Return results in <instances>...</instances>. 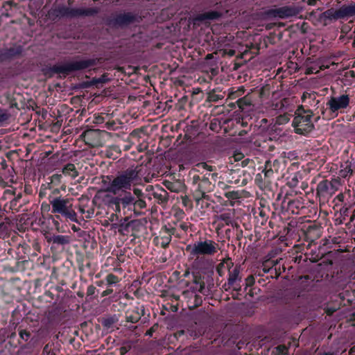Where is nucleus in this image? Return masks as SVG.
<instances>
[{
  "label": "nucleus",
  "mask_w": 355,
  "mask_h": 355,
  "mask_svg": "<svg viewBox=\"0 0 355 355\" xmlns=\"http://www.w3.org/2000/svg\"><path fill=\"white\" fill-rule=\"evenodd\" d=\"M139 180L137 168H128L119 173L110 182L106 191L114 195L130 190L132 184Z\"/></svg>",
  "instance_id": "f257e3e1"
},
{
  "label": "nucleus",
  "mask_w": 355,
  "mask_h": 355,
  "mask_svg": "<svg viewBox=\"0 0 355 355\" xmlns=\"http://www.w3.org/2000/svg\"><path fill=\"white\" fill-rule=\"evenodd\" d=\"M101 61L102 58L75 60L62 64H55L50 68V71L52 73L62 74L65 76L76 71L92 68L98 63H101Z\"/></svg>",
  "instance_id": "f03ea898"
},
{
  "label": "nucleus",
  "mask_w": 355,
  "mask_h": 355,
  "mask_svg": "<svg viewBox=\"0 0 355 355\" xmlns=\"http://www.w3.org/2000/svg\"><path fill=\"white\" fill-rule=\"evenodd\" d=\"M311 113L310 110L305 111L300 107L295 112L293 125L295 127L296 133L306 134L311 132L313 128V124L311 121Z\"/></svg>",
  "instance_id": "7ed1b4c3"
},
{
  "label": "nucleus",
  "mask_w": 355,
  "mask_h": 355,
  "mask_svg": "<svg viewBox=\"0 0 355 355\" xmlns=\"http://www.w3.org/2000/svg\"><path fill=\"white\" fill-rule=\"evenodd\" d=\"M217 246L215 242L208 240L205 241H198L194 243L192 245L187 247V251L191 255L199 257L200 255H212L217 251Z\"/></svg>",
  "instance_id": "20e7f679"
},
{
  "label": "nucleus",
  "mask_w": 355,
  "mask_h": 355,
  "mask_svg": "<svg viewBox=\"0 0 355 355\" xmlns=\"http://www.w3.org/2000/svg\"><path fill=\"white\" fill-rule=\"evenodd\" d=\"M141 17L132 12H123L115 15L107 20V24L112 28H124L139 22Z\"/></svg>",
  "instance_id": "39448f33"
},
{
  "label": "nucleus",
  "mask_w": 355,
  "mask_h": 355,
  "mask_svg": "<svg viewBox=\"0 0 355 355\" xmlns=\"http://www.w3.org/2000/svg\"><path fill=\"white\" fill-rule=\"evenodd\" d=\"M353 15H355V3L348 6L343 5L337 10L334 8L328 9L320 15V18L321 19L338 20Z\"/></svg>",
  "instance_id": "423d86ee"
},
{
  "label": "nucleus",
  "mask_w": 355,
  "mask_h": 355,
  "mask_svg": "<svg viewBox=\"0 0 355 355\" xmlns=\"http://www.w3.org/2000/svg\"><path fill=\"white\" fill-rule=\"evenodd\" d=\"M301 8L296 6H286L281 8L271 9L266 12L268 15L272 17H279V18H288L293 17L299 14L301 11Z\"/></svg>",
  "instance_id": "0eeeda50"
},
{
  "label": "nucleus",
  "mask_w": 355,
  "mask_h": 355,
  "mask_svg": "<svg viewBox=\"0 0 355 355\" xmlns=\"http://www.w3.org/2000/svg\"><path fill=\"white\" fill-rule=\"evenodd\" d=\"M50 203L52 206V212L55 214H60L62 215L70 207H72V204L71 203L69 198L58 197L53 198Z\"/></svg>",
  "instance_id": "6e6552de"
},
{
  "label": "nucleus",
  "mask_w": 355,
  "mask_h": 355,
  "mask_svg": "<svg viewBox=\"0 0 355 355\" xmlns=\"http://www.w3.org/2000/svg\"><path fill=\"white\" fill-rule=\"evenodd\" d=\"M349 103V96L347 95H342L338 97H331L328 101L327 105L329 106V109L334 112L340 109L346 108Z\"/></svg>",
  "instance_id": "1a4fd4ad"
},
{
  "label": "nucleus",
  "mask_w": 355,
  "mask_h": 355,
  "mask_svg": "<svg viewBox=\"0 0 355 355\" xmlns=\"http://www.w3.org/2000/svg\"><path fill=\"white\" fill-rule=\"evenodd\" d=\"M171 239V232L169 230L164 228L155 236V243L157 246L160 245L162 248H166L169 244Z\"/></svg>",
  "instance_id": "9d476101"
},
{
  "label": "nucleus",
  "mask_w": 355,
  "mask_h": 355,
  "mask_svg": "<svg viewBox=\"0 0 355 355\" xmlns=\"http://www.w3.org/2000/svg\"><path fill=\"white\" fill-rule=\"evenodd\" d=\"M70 8L65 6H58L49 12V16L55 19L56 18H69Z\"/></svg>",
  "instance_id": "9b49d317"
},
{
  "label": "nucleus",
  "mask_w": 355,
  "mask_h": 355,
  "mask_svg": "<svg viewBox=\"0 0 355 355\" xmlns=\"http://www.w3.org/2000/svg\"><path fill=\"white\" fill-rule=\"evenodd\" d=\"M1 51L3 59L5 60L12 59L19 55L22 52V49L20 46H14L9 49H3Z\"/></svg>",
  "instance_id": "f8f14e48"
},
{
  "label": "nucleus",
  "mask_w": 355,
  "mask_h": 355,
  "mask_svg": "<svg viewBox=\"0 0 355 355\" xmlns=\"http://www.w3.org/2000/svg\"><path fill=\"white\" fill-rule=\"evenodd\" d=\"M221 17V13L217 11H209L198 15L196 18L195 21H205V20H214Z\"/></svg>",
  "instance_id": "ddd939ff"
},
{
  "label": "nucleus",
  "mask_w": 355,
  "mask_h": 355,
  "mask_svg": "<svg viewBox=\"0 0 355 355\" xmlns=\"http://www.w3.org/2000/svg\"><path fill=\"white\" fill-rule=\"evenodd\" d=\"M135 198L132 197L130 193H127L122 198H115L114 203L117 208L121 205L123 207L134 202Z\"/></svg>",
  "instance_id": "4468645a"
},
{
  "label": "nucleus",
  "mask_w": 355,
  "mask_h": 355,
  "mask_svg": "<svg viewBox=\"0 0 355 355\" xmlns=\"http://www.w3.org/2000/svg\"><path fill=\"white\" fill-rule=\"evenodd\" d=\"M233 265L234 263L230 259H224L222 263L218 265L216 271L220 276H223L224 274V269L227 268L228 270H230V268Z\"/></svg>",
  "instance_id": "2eb2a0df"
},
{
  "label": "nucleus",
  "mask_w": 355,
  "mask_h": 355,
  "mask_svg": "<svg viewBox=\"0 0 355 355\" xmlns=\"http://www.w3.org/2000/svg\"><path fill=\"white\" fill-rule=\"evenodd\" d=\"M62 173L64 175H69L71 178H76L78 173L73 164H67L62 169Z\"/></svg>",
  "instance_id": "dca6fc26"
},
{
  "label": "nucleus",
  "mask_w": 355,
  "mask_h": 355,
  "mask_svg": "<svg viewBox=\"0 0 355 355\" xmlns=\"http://www.w3.org/2000/svg\"><path fill=\"white\" fill-rule=\"evenodd\" d=\"M239 272V268L237 266H236L232 271H230V275L227 282L229 286H232L237 279H240Z\"/></svg>",
  "instance_id": "f3484780"
},
{
  "label": "nucleus",
  "mask_w": 355,
  "mask_h": 355,
  "mask_svg": "<svg viewBox=\"0 0 355 355\" xmlns=\"http://www.w3.org/2000/svg\"><path fill=\"white\" fill-rule=\"evenodd\" d=\"M51 240L53 243H57L59 245H66L69 244L70 242L69 236L62 235L53 236L51 237Z\"/></svg>",
  "instance_id": "a211bd4d"
},
{
  "label": "nucleus",
  "mask_w": 355,
  "mask_h": 355,
  "mask_svg": "<svg viewBox=\"0 0 355 355\" xmlns=\"http://www.w3.org/2000/svg\"><path fill=\"white\" fill-rule=\"evenodd\" d=\"M333 187H334V185L331 182H328V181L325 180V181L321 182L318 185L317 190L318 192L326 193V192L329 191L330 187L331 189H333Z\"/></svg>",
  "instance_id": "6ab92c4d"
},
{
  "label": "nucleus",
  "mask_w": 355,
  "mask_h": 355,
  "mask_svg": "<svg viewBox=\"0 0 355 355\" xmlns=\"http://www.w3.org/2000/svg\"><path fill=\"white\" fill-rule=\"evenodd\" d=\"M234 215V210H230L228 212L222 214L218 216V218L223 220L226 224H229Z\"/></svg>",
  "instance_id": "aec40b11"
},
{
  "label": "nucleus",
  "mask_w": 355,
  "mask_h": 355,
  "mask_svg": "<svg viewBox=\"0 0 355 355\" xmlns=\"http://www.w3.org/2000/svg\"><path fill=\"white\" fill-rule=\"evenodd\" d=\"M99 12V9L98 8H82V13L83 17H90L96 15Z\"/></svg>",
  "instance_id": "412c9836"
},
{
  "label": "nucleus",
  "mask_w": 355,
  "mask_h": 355,
  "mask_svg": "<svg viewBox=\"0 0 355 355\" xmlns=\"http://www.w3.org/2000/svg\"><path fill=\"white\" fill-rule=\"evenodd\" d=\"M224 96L220 94H216L214 90L208 93L207 101L209 102H216L218 100L223 99Z\"/></svg>",
  "instance_id": "4be33fe9"
},
{
  "label": "nucleus",
  "mask_w": 355,
  "mask_h": 355,
  "mask_svg": "<svg viewBox=\"0 0 355 355\" xmlns=\"http://www.w3.org/2000/svg\"><path fill=\"white\" fill-rule=\"evenodd\" d=\"M165 187L172 192L178 193L180 191L181 185L177 184L171 182H166Z\"/></svg>",
  "instance_id": "5701e85b"
},
{
  "label": "nucleus",
  "mask_w": 355,
  "mask_h": 355,
  "mask_svg": "<svg viewBox=\"0 0 355 355\" xmlns=\"http://www.w3.org/2000/svg\"><path fill=\"white\" fill-rule=\"evenodd\" d=\"M288 349L284 345H279L273 349L272 355H286Z\"/></svg>",
  "instance_id": "b1692460"
},
{
  "label": "nucleus",
  "mask_w": 355,
  "mask_h": 355,
  "mask_svg": "<svg viewBox=\"0 0 355 355\" xmlns=\"http://www.w3.org/2000/svg\"><path fill=\"white\" fill-rule=\"evenodd\" d=\"M62 215L64 216L66 218H69V220L73 221V222H78V220H77V218H76V213L72 209V207H70Z\"/></svg>",
  "instance_id": "393cba45"
},
{
  "label": "nucleus",
  "mask_w": 355,
  "mask_h": 355,
  "mask_svg": "<svg viewBox=\"0 0 355 355\" xmlns=\"http://www.w3.org/2000/svg\"><path fill=\"white\" fill-rule=\"evenodd\" d=\"M83 17L82 8H70L69 18Z\"/></svg>",
  "instance_id": "a878e982"
},
{
  "label": "nucleus",
  "mask_w": 355,
  "mask_h": 355,
  "mask_svg": "<svg viewBox=\"0 0 355 355\" xmlns=\"http://www.w3.org/2000/svg\"><path fill=\"white\" fill-rule=\"evenodd\" d=\"M352 169L351 168V165L348 164H347L345 167L343 169H341L340 171V175L343 178H345L348 175V174H352Z\"/></svg>",
  "instance_id": "bb28decb"
},
{
  "label": "nucleus",
  "mask_w": 355,
  "mask_h": 355,
  "mask_svg": "<svg viewBox=\"0 0 355 355\" xmlns=\"http://www.w3.org/2000/svg\"><path fill=\"white\" fill-rule=\"evenodd\" d=\"M116 321L117 320L114 317H111L104 319L103 324L107 328H110Z\"/></svg>",
  "instance_id": "cd10ccee"
},
{
  "label": "nucleus",
  "mask_w": 355,
  "mask_h": 355,
  "mask_svg": "<svg viewBox=\"0 0 355 355\" xmlns=\"http://www.w3.org/2000/svg\"><path fill=\"white\" fill-rule=\"evenodd\" d=\"M133 204H134V206H135V209L138 208V209H144V208H145L146 207V202L144 200L140 199V198L139 200H136V201L134 200Z\"/></svg>",
  "instance_id": "c85d7f7f"
},
{
  "label": "nucleus",
  "mask_w": 355,
  "mask_h": 355,
  "mask_svg": "<svg viewBox=\"0 0 355 355\" xmlns=\"http://www.w3.org/2000/svg\"><path fill=\"white\" fill-rule=\"evenodd\" d=\"M193 282L196 284H199V288H197L198 291L200 293L202 292L203 289L205 288V283L200 280V278L198 277H195L193 279Z\"/></svg>",
  "instance_id": "c756f323"
},
{
  "label": "nucleus",
  "mask_w": 355,
  "mask_h": 355,
  "mask_svg": "<svg viewBox=\"0 0 355 355\" xmlns=\"http://www.w3.org/2000/svg\"><path fill=\"white\" fill-rule=\"evenodd\" d=\"M106 280L109 285L115 284L119 281L118 277L113 274H109L106 277Z\"/></svg>",
  "instance_id": "7c9ffc66"
},
{
  "label": "nucleus",
  "mask_w": 355,
  "mask_h": 355,
  "mask_svg": "<svg viewBox=\"0 0 355 355\" xmlns=\"http://www.w3.org/2000/svg\"><path fill=\"white\" fill-rule=\"evenodd\" d=\"M107 80L105 76L103 75L98 78H93L90 83V85H98V83H104Z\"/></svg>",
  "instance_id": "2f4dec72"
},
{
  "label": "nucleus",
  "mask_w": 355,
  "mask_h": 355,
  "mask_svg": "<svg viewBox=\"0 0 355 355\" xmlns=\"http://www.w3.org/2000/svg\"><path fill=\"white\" fill-rule=\"evenodd\" d=\"M238 105L241 109H244L245 106L250 105V102L246 98H241L237 101Z\"/></svg>",
  "instance_id": "473e14b6"
},
{
  "label": "nucleus",
  "mask_w": 355,
  "mask_h": 355,
  "mask_svg": "<svg viewBox=\"0 0 355 355\" xmlns=\"http://www.w3.org/2000/svg\"><path fill=\"white\" fill-rule=\"evenodd\" d=\"M10 114L6 111L0 110V122H3L10 118Z\"/></svg>",
  "instance_id": "72a5a7b5"
},
{
  "label": "nucleus",
  "mask_w": 355,
  "mask_h": 355,
  "mask_svg": "<svg viewBox=\"0 0 355 355\" xmlns=\"http://www.w3.org/2000/svg\"><path fill=\"white\" fill-rule=\"evenodd\" d=\"M264 171L266 176H268L270 173H272V170L271 168V162L270 161L266 162Z\"/></svg>",
  "instance_id": "f704fd0d"
},
{
  "label": "nucleus",
  "mask_w": 355,
  "mask_h": 355,
  "mask_svg": "<svg viewBox=\"0 0 355 355\" xmlns=\"http://www.w3.org/2000/svg\"><path fill=\"white\" fill-rule=\"evenodd\" d=\"M30 335H31L30 333L26 330H21L19 332L20 337L25 340H27L28 339V338L30 337Z\"/></svg>",
  "instance_id": "c9c22d12"
},
{
  "label": "nucleus",
  "mask_w": 355,
  "mask_h": 355,
  "mask_svg": "<svg viewBox=\"0 0 355 355\" xmlns=\"http://www.w3.org/2000/svg\"><path fill=\"white\" fill-rule=\"evenodd\" d=\"M225 196L227 198L236 199L239 198V193L234 191L227 192L225 193Z\"/></svg>",
  "instance_id": "e433bc0d"
},
{
  "label": "nucleus",
  "mask_w": 355,
  "mask_h": 355,
  "mask_svg": "<svg viewBox=\"0 0 355 355\" xmlns=\"http://www.w3.org/2000/svg\"><path fill=\"white\" fill-rule=\"evenodd\" d=\"M222 52H223V56L225 55H228L229 56H233L235 55V53H236V51L233 49H230V50L223 49V50H222Z\"/></svg>",
  "instance_id": "4c0bfd02"
},
{
  "label": "nucleus",
  "mask_w": 355,
  "mask_h": 355,
  "mask_svg": "<svg viewBox=\"0 0 355 355\" xmlns=\"http://www.w3.org/2000/svg\"><path fill=\"white\" fill-rule=\"evenodd\" d=\"M95 291L96 287L92 285L87 288V295H92L95 293Z\"/></svg>",
  "instance_id": "58836bf2"
},
{
  "label": "nucleus",
  "mask_w": 355,
  "mask_h": 355,
  "mask_svg": "<svg viewBox=\"0 0 355 355\" xmlns=\"http://www.w3.org/2000/svg\"><path fill=\"white\" fill-rule=\"evenodd\" d=\"M133 193L135 196H137L138 198H141V196H143L144 193L143 192L141 191V190H140L139 189H137V188H135L133 189Z\"/></svg>",
  "instance_id": "ea45409f"
},
{
  "label": "nucleus",
  "mask_w": 355,
  "mask_h": 355,
  "mask_svg": "<svg viewBox=\"0 0 355 355\" xmlns=\"http://www.w3.org/2000/svg\"><path fill=\"white\" fill-rule=\"evenodd\" d=\"M297 178L296 177L292 178V180L291 181H288V184L290 186V187H295L297 184Z\"/></svg>",
  "instance_id": "a19ab883"
},
{
  "label": "nucleus",
  "mask_w": 355,
  "mask_h": 355,
  "mask_svg": "<svg viewBox=\"0 0 355 355\" xmlns=\"http://www.w3.org/2000/svg\"><path fill=\"white\" fill-rule=\"evenodd\" d=\"M134 223H135V221H134V220H132V221H130V222L128 223L125 226H124V225H123V224H121V226H120V227H121V229H119V232H121V231L123 230V229H124L125 230H127V228H128V227H130V226L132 224H133Z\"/></svg>",
  "instance_id": "79ce46f5"
},
{
  "label": "nucleus",
  "mask_w": 355,
  "mask_h": 355,
  "mask_svg": "<svg viewBox=\"0 0 355 355\" xmlns=\"http://www.w3.org/2000/svg\"><path fill=\"white\" fill-rule=\"evenodd\" d=\"M138 320H139V318H137V317H136V318H134L133 316L127 317V321L130 322L136 323L137 322H138Z\"/></svg>",
  "instance_id": "37998d69"
},
{
  "label": "nucleus",
  "mask_w": 355,
  "mask_h": 355,
  "mask_svg": "<svg viewBox=\"0 0 355 355\" xmlns=\"http://www.w3.org/2000/svg\"><path fill=\"white\" fill-rule=\"evenodd\" d=\"M246 282H247V286H251L252 284H254V277L252 276H249L246 279Z\"/></svg>",
  "instance_id": "c03bdc74"
},
{
  "label": "nucleus",
  "mask_w": 355,
  "mask_h": 355,
  "mask_svg": "<svg viewBox=\"0 0 355 355\" xmlns=\"http://www.w3.org/2000/svg\"><path fill=\"white\" fill-rule=\"evenodd\" d=\"M234 157L235 161H239L243 157V155L242 153H236L234 155Z\"/></svg>",
  "instance_id": "a18cd8bd"
},
{
  "label": "nucleus",
  "mask_w": 355,
  "mask_h": 355,
  "mask_svg": "<svg viewBox=\"0 0 355 355\" xmlns=\"http://www.w3.org/2000/svg\"><path fill=\"white\" fill-rule=\"evenodd\" d=\"M128 351V349L126 347H121L120 348V353L121 355H124Z\"/></svg>",
  "instance_id": "49530a36"
},
{
  "label": "nucleus",
  "mask_w": 355,
  "mask_h": 355,
  "mask_svg": "<svg viewBox=\"0 0 355 355\" xmlns=\"http://www.w3.org/2000/svg\"><path fill=\"white\" fill-rule=\"evenodd\" d=\"M112 293V289H107L103 292L102 296L105 297L106 295L111 294Z\"/></svg>",
  "instance_id": "de8ad7c7"
},
{
  "label": "nucleus",
  "mask_w": 355,
  "mask_h": 355,
  "mask_svg": "<svg viewBox=\"0 0 355 355\" xmlns=\"http://www.w3.org/2000/svg\"><path fill=\"white\" fill-rule=\"evenodd\" d=\"M269 263H272V266H274V265L276 263V262H275L274 261H268V262H266V264H269ZM266 265H265V266H264V267H263V270L265 272H268L269 271V269L266 268Z\"/></svg>",
  "instance_id": "09e8293b"
},
{
  "label": "nucleus",
  "mask_w": 355,
  "mask_h": 355,
  "mask_svg": "<svg viewBox=\"0 0 355 355\" xmlns=\"http://www.w3.org/2000/svg\"><path fill=\"white\" fill-rule=\"evenodd\" d=\"M155 326L152 327L147 332L146 334L149 336H152L153 332L155 331Z\"/></svg>",
  "instance_id": "8fccbe9b"
},
{
  "label": "nucleus",
  "mask_w": 355,
  "mask_h": 355,
  "mask_svg": "<svg viewBox=\"0 0 355 355\" xmlns=\"http://www.w3.org/2000/svg\"><path fill=\"white\" fill-rule=\"evenodd\" d=\"M93 133V131L92 130H88L87 132H85V138L89 136V135L92 134Z\"/></svg>",
  "instance_id": "3c124183"
},
{
  "label": "nucleus",
  "mask_w": 355,
  "mask_h": 355,
  "mask_svg": "<svg viewBox=\"0 0 355 355\" xmlns=\"http://www.w3.org/2000/svg\"><path fill=\"white\" fill-rule=\"evenodd\" d=\"M214 58L213 53H209L206 55V60H211Z\"/></svg>",
  "instance_id": "603ef678"
},
{
  "label": "nucleus",
  "mask_w": 355,
  "mask_h": 355,
  "mask_svg": "<svg viewBox=\"0 0 355 355\" xmlns=\"http://www.w3.org/2000/svg\"><path fill=\"white\" fill-rule=\"evenodd\" d=\"M203 166L206 168H207L209 171H212V168L211 166H208L207 164H206L205 163H203Z\"/></svg>",
  "instance_id": "864d4df0"
},
{
  "label": "nucleus",
  "mask_w": 355,
  "mask_h": 355,
  "mask_svg": "<svg viewBox=\"0 0 355 355\" xmlns=\"http://www.w3.org/2000/svg\"><path fill=\"white\" fill-rule=\"evenodd\" d=\"M322 355H338V354L336 353L326 352V353L322 354Z\"/></svg>",
  "instance_id": "5fc2aeb1"
},
{
  "label": "nucleus",
  "mask_w": 355,
  "mask_h": 355,
  "mask_svg": "<svg viewBox=\"0 0 355 355\" xmlns=\"http://www.w3.org/2000/svg\"><path fill=\"white\" fill-rule=\"evenodd\" d=\"M72 230L74 231V232H78L79 230L78 228H77L75 225H73L72 227Z\"/></svg>",
  "instance_id": "6e6d98bb"
},
{
  "label": "nucleus",
  "mask_w": 355,
  "mask_h": 355,
  "mask_svg": "<svg viewBox=\"0 0 355 355\" xmlns=\"http://www.w3.org/2000/svg\"><path fill=\"white\" fill-rule=\"evenodd\" d=\"M307 96H310L311 94H304L303 96H302V98L304 99V98H306Z\"/></svg>",
  "instance_id": "4d7b16f0"
},
{
  "label": "nucleus",
  "mask_w": 355,
  "mask_h": 355,
  "mask_svg": "<svg viewBox=\"0 0 355 355\" xmlns=\"http://www.w3.org/2000/svg\"><path fill=\"white\" fill-rule=\"evenodd\" d=\"M3 61L2 51L0 52V62Z\"/></svg>",
  "instance_id": "13d9d810"
},
{
  "label": "nucleus",
  "mask_w": 355,
  "mask_h": 355,
  "mask_svg": "<svg viewBox=\"0 0 355 355\" xmlns=\"http://www.w3.org/2000/svg\"><path fill=\"white\" fill-rule=\"evenodd\" d=\"M55 225H56V228H57V230H58V226H59V223H58V221H55Z\"/></svg>",
  "instance_id": "bf43d9fd"
},
{
  "label": "nucleus",
  "mask_w": 355,
  "mask_h": 355,
  "mask_svg": "<svg viewBox=\"0 0 355 355\" xmlns=\"http://www.w3.org/2000/svg\"><path fill=\"white\" fill-rule=\"evenodd\" d=\"M239 65L236 64L234 67V69H237L239 68Z\"/></svg>",
  "instance_id": "052dcab7"
},
{
  "label": "nucleus",
  "mask_w": 355,
  "mask_h": 355,
  "mask_svg": "<svg viewBox=\"0 0 355 355\" xmlns=\"http://www.w3.org/2000/svg\"><path fill=\"white\" fill-rule=\"evenodd\" d=\"M352 318H353V320L355 321V313H353Z\"/></svg>",
  "instance_id": "680f3d73"
},
{
  "label": "nucleus",
  "mask_w": 355,
  "mask_h": 355,
  "mask_svg": "<svg viewBox=\"0 0 355 355\" xmlns=\"http://www.w3.org/2000/svg\"><path fill=\"white\" fill-rule=\"evenodd\" d=\"M202 198H205V197H206V195H205V193H202Z\"/></svg>",
  "instance_id": "e2e57ef3"
},
{
  "label": "nucleus",
  "mask_w": 355,
  "mask_h": 355,
  "mask_svg": "<svg viewBox=\"0 0 355 355\" xmlns=\"http://www.w3.org/2000/svg\"><path fill=\"white\" fill-rule=\"evenodd\" d=\"M47 241H48V242H51V241H52L51 240V237L47 239Z\"/></svg>",
  "instance_id": "0e129e2a"
},
{
  "label": "nucleus",
  "mask_w": 355,
  "mask_h": 355,
  "mask_svg": "<svg viewBox=\"0 0 355 355\" xmlns=\"http://www.w3.org/2000/svg\"><path fill=\"white\" fill-rule=\"evenodd\" d=\"M352 45H353V46H355V38H354V42L352 43Z\"/></svg>",
  "instance_id": "69168bd1"
},
{
  "label": "nucleus",
  "mask_w": 355,
  "mask_h": 355,
  "mask_svg": "<svg viewBox=\"0 0 355 355\" xmlns=\"http://www.w3.org/2000/svg\"><path fill=\"white\" fill-rule=\"evenodd\" d=\"M310 15H314V12H313H313H311L310 13Z\"/></svg>",
  "instance_id": "338daca9"
},
{
  "label": "nucleus",
  "mask_w": 355,
  "mask_h": 355,
  "mask_svg": "<svg viewBox=\"0 0 355 355\" xmlns=\"http://www.w3.org/2000/svg\"><path fill=\"white\" fill-rule=\"evenodd\" d=\"M73 1V0H69L68 2L70 4L71 2Z\"/></svg>",
  "instance_id": "774afa93"
}]
</instances>
